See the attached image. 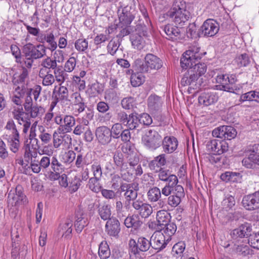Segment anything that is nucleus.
<instances>
[{
    "instance_id": "f257e3e1",
    "label": "nucleus",
    "mask_w": 259,
    "mask_h": 259,
    "mask_svg": "<svg viewBox=\"0 0 259 259\" xmlns=\"http://www.w3.org/2000/svg\"><path fill=\"white\" fill-rule=\"evenodd\" d=\"M169 16L174 19L176 24L180 26L167 24L164 26V31L166 38L172 41L182 40L185 37V29L182 26L189 18V12L186 10V3L183 0H176L169 12Z\"/></svg>"
},
{
    "instance_id": "f03ea898",
    "label": "nucleus",
    "mask_w": 259,
    "mask_h": 259,
    "mask_svg": "<svg viewBox=\"0 0 259 259\" xmlns=\"http://www.w3.org/2000/svg\"><path fill=\"white\" fill-rule=\"evenodd\" d=\"M163 66V61L157 56L148 53L144 57V61L136 59L133 64L135 71L142 73H151L160 69Z\"/></svg>"
},
{
    "instance_id": "7ed1b4c3",
    "label": "nucleus",
    "mask_w": 259,
    "mask_h": 259,
    "mask_svg": "<svg viewBox=\"0 0 259 259\" xmlns=\"http://www.w3.org/2000/svg\"><path fill=\"white\" fill-rule=\"evenodd\" d=\"M22 52L25 57V64L31 68L34 60L40 59L46 55V47L44 45L34 46L31 43L24 45Z\"/></svg>"
},
{
    "instance_id": "20e7f679",
    "label": "nucleus",
    "mask_w": 259,
    "mask_h": 259,
    "mask_svg": "<svg viewBox=\"0 0 259 259\" xmlns=\"http://www.w3.org/2000/svg\"><path fill=\"white\" fill-rule=\"evenodd\" d=\"M216 82L219 84L215 85L216 89L230 93H235L238 89L236 85L237 79L234 75L220 74L216 77Z\"/></svg>"
},
{
    "instance_id": "39448f33",
    "label": "nucleus",
    "mask_w": 259,
    "mask_h": 259,
    "mask_svg": "<svg viewBox=\"0 0 259 259\" xmlns=\"http://www.w3.org/2000/svg\"><path fill=\"white\" fill-rule=\"evenodd\" d=\"M8 202L13 206H18L27 202L22 186L18 185L15 188H12L10 190L8 193Z\"/></svg>"
},
{
    "instance_id": "423d86ee",
    "label": "nucleus",
    "mask_w": 259,
    "mask_h": 259,
    "mask_svg": "<svg viewBox=\"0 0 259 259\" xmlns=\"http://www.w3.org/2000/svg\"><path fill=\"white\" fill-rule=\"evenodd\" d=\"M199 48L191 47L183 55L181 59V67L183 69H187L188 67L193 65V62H198L202 57V55L199 53Z\"/></svg>"
},
{
    "instance_id": "0eeeda50",
    "label": "nucleus",
    "mask_w": 259,
    "mask_h": 259,
    "mask_svg": "<svg viewBox=\"0 0 259 259\" xmlns=\"http://www.w3.org/2000/svg\"><path fill=\"white\" fill-rule=\"evenodd\" d=\"M163 139L156 131L149 130L143 139L144 145L148 149L155 150L160 147Z\"/></svg>"
},
{
    "instance_id": "6e6552de",
    "label": "nucleus",
    "mask_w": 259,
    "mask_h": 259,
    "mask_svg": "<svg viewBox=\"0 0 259 259\" xmlns=\"http://www.w3.org/2000/svg\"><path fill=\"white\" fill-rule=\"evenodd\" d=\"M220 25L213 19H208L205 20L198 31V36L211 37L214 36L219 31Z\"/></svg>"
},
{
    "instance_id": "1a4fd4ad",
    "label": "nucleus",
    "mask_w": 259,
    "mask_h": 259,
    "mask_svg": "<svg viewBox=\"0 0 259 259\" xmlns=\"http://www.w3.org/2000/svg\"><path fill=\"white\" fill-rule=\"evenodd\" d=\"M128 245L131 252L134 254H139L140 251H147L152 247L151 239L149 240L142 237L138 238L137 242L134 239H131Z\"/></svg>"
},
{
    "instance_id": "9d476101",
    "label": "nucleus",
    "mask_w": 259,
    "mask_h": 259,
    "mask_svg": "<svg viewBox=\"0 0 259 259\" xmlns=\"http://www.w3.org/2000/svg\"><path fill=\"white\" fill-rule=\"evenodd\" d=\"M206 151L209 153L221 155L228 151L229 146L225 140H212L209 141L206 145Z\"/></svg>"
},
{
    "instance_id": "9b49d317",
    "label": "nucleus",
    "mask_w": 259,
    "mask_h": 259,
    "mask_svg": "<svg viewBox=\"0 0 259 259\" xmlns=\"http://www.w3.org/2000/svg\"><path fill=\"white\" fill-rule=\"evenodd\" d=\"M214 137L231 140L236 137L237 132L235 128L231 126L223 125L214 129L212 132Z\"/></svg>"
},
{
    "instance_id": "f8f14e48",
    "label": "nucleus",
    "mask_w": 259,
    "mask_h": 259,
    "mask_svg": "<svg viewBox=\"0 0 259 259\" xmlns=\"http://www.w3.org/2000/svg\"><path fill=\"white\" fill-rule=\"evenodd\" d=\"M148 200L151 203L157 202V207L159 208L167 207L166 199L162 198L160 189L154 186L150 188L147 193Z\"/></svg>"
},
{
    "instance_id": "ddd939ff",
    "label": "nucleus",
    "mask_w": 259,
    "mask_h": 259,
    "mask_svg": "<svg viewBox=\"0 0 259 259\" xmlns=\"http://www.w3.org/2000/svg\"><path fill=\"white\" fill-rule=\"evenodd\" d=\"M199 78L197 74L191 72L189 70L188 73H186L182 77L181 84L183 87L188 85L190 89L197 90L199 89L201 86V81L199 80Z\"/></svg>"
},
{
    "instance_id": "4468645a",
    "label": "nucleus",
    "mask_w": 259,
    "mask_h": 259,
    "mask_svg": "<svg viewBox=\"0 0 259 259\" xmlns=\"http://www.w3.org/2000/svg\"><path fill=\"white\" fill-rule=\"evenodd\" d=\"M132 205L142 218H148L153 212L151 204L145 203L140 199L133 201Z\"/></svg>"
},
{
    "instance_id": "2eb2a0df",
    "label": "nucleus",
    "mask_w": 259,
    "mask_h": 259,
    "mask_svg": "<svg viewBox=\"0 0 259 259\" xmlns=\"http://www.w3.org/2000/svg\"><path fill=\"white\" fill-rule=\"evenodd\" d=\"M68 90L66 87L60 85L58 87L56 85L53 91L52 98L54 100L51 103V107L53 108L59 101H68Z\"/></svg>"
},
{
    "instance_id": "dca6fc26",
    "label": "nucleus",
    "mask_w": 259,
    "mask_h": 259,
    "mask_svg": "<svg viewBox=\"0 0 259 259\" xmlns=\"http://www.w3.org/2000/svg\"><path fill=\"white\" fill-rule=\"evenodd\" d=\"M242 203L244 208L248 210L259 208V192L245 195L243 197Z\"/></svg>"
},
{
    "instance_id": "f3484780",
    "label": "nucleus",
    "mask_w": 259,
    "mask_h": 259,
    "mask_svg": "<svg viewBox=\"0 0 259 259\" xmlns=\"http://www.w3.org/2000/svg\"><path fill=\"white\" fill-rule=\"evenodd\" d=\"M152 248L160 251L164 249L169 240V238L165 240V237L160 231L155 232L150 238Z\"/></svg>"
},
{
    "instance_id": "a211bd4d",
    "label": "nucleus",
    "mask_w": 259,
    "mask_h": 259,
    "mask_svg": "<svg viewBox=\"0 0 259 259\" xmlns=\"http://www.w3.org/2000/svg\"><path fill=\"white\" fill-rule=\"evenodd\" d=\"M95 134L99 143L102 145H107L111 141L110 129L107 126H101L97 127Z\"/></svg>"
},
{
    "instance_id": "6ab92c4d",
    "label": "nucleus",
    "mask_w": 259,
    "mask_h": 259,
    "mask_svg": "<svg viewBox=\"0 0 259 259\" xmlns=\"http://www.w3.org/2000/svg\"><path fill=\"white\" fill-rule=\"evenodd\" d=\"M105 231L110 236L118 237L120 231V224L118 220L113 217L108 219L105 225Z\"/></svg>"
},
{
    "instance_id": "aec40b11",
    "label": "nucleus",
    "mask_w": 259,
    "mask_h": 259,
    "mask_svg": "<svg viewBox=\"0 0 259 259\" xmlns=\"http://www.w3.org/2000/svg\"><path fill=\"white\" fill-rule=\"evenodd\" d=\"M161 145L163 152L167 154H171L177 149L178 141L174 136H165L163 139Z\"/></svg>"
},
{
    "instance_id": "412c9836",
    "label": "nucleus",
    "mask_w": 259,
    "mask_h": 259,
    "mask_svg": "<svg viewBox=\"0 0 259 259\" xmlns=\"http://www.w3.org/2000/svg\"><path fill=\"white\" fill-rule=\"evenodd\" d=\"M252 231L250 224L245 223L240 226L238 228L234 229L231 233L232 238L236 239L238 238H242L248 237Z\"/></svg>"
},
{
    "instance_id": "4be33fe9",
    "label": "nucleus",
    "mask_w": 259,
    "mask_h": 259,
    "mask_svg": "<svg viewBox=\"0 0 259 259\" xmlns=\"http://www.w3.org/2000/svg\"><path fill=\"white\" fill-rule=\"evenodd\" d=\"M131 7H126L122 9V12L119 15V22L118 27L130 26L135 16L131 11Z\"/></svg>"
},
{
    "instance_id": "5701e85b",
    "label": "nucleus",
    "mask_w": 259,
    "mask_h": 259,
    "mask_svg": "<svg viewBox=\"0 0 259 259\" xmlns=\"http://www.w3.org/2000/svg\"><path fill=\"white\" fill-rule=\"evenodd\" d=\"M185 196L184 188L183 187H178L176 189V192L168 197L166 204L172 207H177L181 202V198Z\"/></svg>"
},
{
    "instance_id": "b1692460",
    "label": "nucleus",
    "mask_w": 259,
    "mask_h": 259,
    "mask_svg": "<svg viewBox=\"0 0 259 259\" xmlns=\"http://www.w3.org/2000/svg\"><path fill=\"white\" fill-rule=\"evenodd\" d=\"M75 119L71 115H65L63 117L62 125L59 126L58 132L59 134H65L70 132L72 127L75 125Z\"/></svg>"
},
{
    "instance_id": "393cba45",
    "label": "nucleus",
    "mask_w": 259,
    "mask_h": 259,
    "mask_svg": "<svg viewBox=\"0 0 259 259\" xmlns=\"http://www.w3.org/2000/svg\"><path fill=\"white\" fill-rule=\"evenodd\" d=\"M218 97L212 92H204L198 98V102L200 104L207 106L218 101Z\"/></svg>"
},
{
    "instance_id": "a878e982",
    "label": "nucleus",
    "mask_w": 259,
    "mask_h": 259,
    "mask_svg": "<svg viewBox=\"0 0 259 259\" xmlns=\"http://www.w3.org/2000/svg\"><path fill=\"white\" fill-rule=\"evenodd\" d=\"M157 171L158 179L161 181L165 182L166 183L178 181L177 177L175 175L171 174L169 170L160 168Z\"/></svg>"
},
{
    "instance_id": "bb28decb",
    "label": "nucleus",
    "mask_w": 259,
    "mask_h": 259,
    "mask_svg": "<svg viewBox=\"0 0 259 259\" xmlns=\"http://www.w3.org/2000/svg\"><path fill=\"white\" fill-rule=\"evenodd\" d=\"M94 205L98 208V212L101 218L105 221L111 218L110 207L108 204H103L100 205L99 202H95Z\"/></svg>"
},
{
    "instance_id": "cd10ccee",
    "label": "nucleus",
    "mask_w": 259,
    "mask_h": 259,
    "mask_svg": "<svg viewBox=\"0 0 259 259\" xmlns=\"http://www.w3.org/2000/svg\"><path fill=\"white\" fill-rule=\"evenodd\" d=\"M148 106L153 112L160 110L162 106V100L160 97L156 95H150L148 99Z\"/></svg>"
},
{
    "instance_id": "c85d7f7f",
    "label": "nucleus",
    "mask_w": 259,
    "mask_h": 259,
    "mask_svg": "<svg viewBox=\"0 0 259 259\" xmlns=\"http://www.w3.org/2000/svg\"><path fill=\"white\" fill-rule=\"evenodd\" d=\"M166 163L165 154H161L155 157L153 160L149 163V166L151 170L157 171L158 168H161Z\"/></svg>"
},
{
    "instance_id": "c756f323",
    "label": "nucleus",
    "mask_w": 259,
    "mask_h": 259,
    "mask_svg": "<svg viewBox=\"0 0 259 259\" xmlns=\"http://www.w3.org/2000/svg\"><path fill=\"white\" fill-rule=\"evenodd\" d=\"M143 224L138 215H132L127 216L124 220V225L127 228H133L135 230L138 229Z\"/></svg>"
},
{
    "instance_id": "7c9ffc66",
    "label": "nucleus",
    "mask_w": 259,
    "mask_h": 259,
    "mask_svg": "<svg viewBox=\"0 0 259 259\" xmlns=\"http://www.w3.org/2000/svg\"><path fill=\"white\" fill-rule=\"evenodd\" d=\"M178 181L166 183L165 185L160 190L161 196L169 197L176 192L177 188L183 187L181 185H178Z\"/></svg>"
},
{
    "instance_id": "2f4dec72",
    "label": "nucleus",
    "mask_w": 259,
    "mask_h": 259,
    "mask_svg": "<svg viewBox=\"0 0 259 259\" xmlns=\"http://www.w3.org/2000/svg\"><path fill=\"white\" fill-rule=\"evenodd\" d=\"M187 68H189L191 72L197 74L198 77H200L206 72L207 66L204 63H200L198 60V62H193V65L188 67Z\"/></svg>"
},
{
    "instance_id": "473e14b6",
    "label": "nucleus",
    "mask_w": 259,
    "mask_h": 259,
    "mask_svg": "<svg viewBox=\"0 0 259 259\" xmlns=\"http://www.w3.org/2000/svg\"><path fill=\"white\" fill-rule=\"evenodd\" d=\"M170 214L165 209L158 211L156 213V220L159 226L166 225L170 222Z\"/></svg>"
},
{
    "instance_id": "72a5a7b5",
    "label": "nucleus",
    "mask_w": 259,
    "mask_h": 259,
    "mask_svg": "<svg viewBox=\"0 0 259 259\" xmlns=\"http://www.w3.org/2000/svg\"><path fill=\"white\" fill-rule=\"evenodd\" d=\"M111 188L114 190H118L119 189V186L121 184L122 180L121 178L125 181L128 182L130 179L128 178H126L125 177V174H121V176L120 177L118 174H111Z\"/></svg>"
},
{
    "instance_id": "f704fd0d",
    "label": "nucleus",
    "mask_w": 259,
    "mask_h": 259,
    "mask_svg": "<svg viewBox=\"0 0 259 259\" xmlns=\"http://www.w3.org/2000/svg\"><path fill=\"white\" fill-rule=\"evenodd\" d=\"M140 124L138 113H132L128 115V121L125 125L130 130L137 129L139 127Z\"/></svg>"
},
{
    "instance_id": "c9c22d12",
    "label": "nucleus",
    "mask_w": 259,
    "mask_h": 259,
    "mask_svg": "<svg viewBox=\"0 0 259 259\" xmlns=\"http://www.w3.org/2000/svg\"><path fill=\"white\" fill-rule=\"evenodd\" d=\"M88 93L92 97L101 94L103 91L102 84L96 81L88 87Z\"/></svg>"
},
{
    "instance_id": "e433bc0d",
    "label": "nucleus",
    "mask_w": 259,
    "mask_h": 259,
    "mask_svg": "<svg viewBox=\"0 0 259 259\" xmlns=\"http://www.w3.org/2000/svg\"><path fill=\"white\" fill-rule=\"evenodd\" d=\"M98 254L101 259H107L110 256L111 252L106 242H102L100 243Z\"/></svg>"
},
{
    "instance_id": "4c0bfd02",
    "label": "nucleus",
    "mask_w": 259,
    "mask_h": 259,
    "mask_svg": "<svg viewBox=\"0 0 259 259\" xmlns=\"http://www.w3.org/2000/svg\"><path fill=\"white\" fill-rule=\"evenodd\" d=\"M88 224L87 219L83 217L82 214H79V217H78V214H77L76 220L74 223V226L77 232H81L84 227L87 226Z\"/></svg>"
},
{
    "instance_id": "58836bf2",
    "label": "nucleus",
    "mask_w": 259,
    "mask_h": 259,
    "mask_svg": "<svg viewBox=\"0 0 259 259\" xmlns=\"http://www.w3.org/2000/svg\"><path fill=\"white\" fill-rule=\"evenodd\" d=\"M5 128L10 132L11 133V137L20 136L16 125L12 119H9L7 121Z\"/></svg>"
},
{
    "instance_id": "ea45409f",
    "label": "nucleus",
    "mask_w": 259,
    "mask_h": 259,
    "mask_svg": "<svg viewBox=\"0 0 259 259\" xmlns=\"http://www.w3.org/2000/svg\"><path fill=\"white\" fill-rule=\"evenodd\" d=\"M27 112L31 118H41L45 112V109L40 106H33L29 111Z\"/></svg>"
},
{
    "instance_id": "a19ab883",
    "label": "nucleus",
    "mask_w": 259,
    "mask_h": 259,
    "mask_svg": "<svg viewBox=\"0 0 259 259\" xmlns=\"http://www.w3.org/2000/svg\"><path fill=\"white\" fill-rule=\"evenodd\" d=\"M91 170L93 172L94 177L101 178L103 175V172L101 164L100 161H93L91 165Z\"/></svg>"
},
{
    "instance_id": "79ce46f5",
    "label": "nucleus",
    "mask_w": 259,
    "mask_h": 259,
    "mask_svg": "<svg viewBox=\"0 0 259 259\" xmlns=\"http://www.w3.org/2000/svg\"><path fill=\"white\" fill-rule=\"evenodd\" d=\"M233 250L238 255L242 256H246L250 254V249L247 245L234 244Z\"/></svg>"
},
{
    "instance_id": "37998d69",
    "label": "nucleus",
    "mask_w": 259,
    "mask_h": 259,
    "mask_svg": "<svg viewBox=\"0 0 259 259\" xmlns=\"http://www.w3.org/2000/svg\"><path fill=\"white\" fill-rule=\"evenodd\" d=\"M145 81V77L141 74L133 73L131 76V83L133 87H137L142 84Z\"/></svg>"
},
{
    "instance_id": "c03bdc74",
    "label": "nucleus",
    "mask_w": 259,
    "mask_h": 259,
    "mask_svg": "<svg viewBox=\"0 0 259 259\" xmlns=\"http://www.w3.org/2000/svg\"><path fill=\"white\" fill-rule=\"evenodd\" d=\"M53 137L54 146L56 148H59L60 145L63 144V141H65L66 139L69 141L71 140V139L69 138L68 135H64L63 136H59L56 132L54 133Z\"/></svg>"
},
{
    "instance_id": "a18cd8bd",
    "label": "nucleus",
    "mask_w": 259,
    "mask_h": 259,
    "mask_svg": "<svg viewBox=\"0 0 259 259\" xmlns=\"http://www.w3.org/2000/svg\"><path fill=\"white\" fill-rule=\"evenodd\" d=\"M138 186L137 188L131 187L128 189L126 192L124 193V196L125 197L126 201L130 202L131 201H134L137 200L136 199L138 193L137 191L138 190Z\"/></svg>"
},
{
    "instance_id": "49530a36",
    "label": "nucleus",
    "mask_w": 259,
    "mask_h": 259,
    "mask_svg": "<svg viewBox=\"0 0 259 259\" xmlns=\"http://www.w3.org/2000/svg\"><path fill=\"white\" fill-rule=\"evenodd\" d=\"M256 156V154H250L248 157L244 158L242 161L243 165L247 168H254L257 165L254 160Z\"/></svg>"
},
{
    "instance_id": "de8ad7c7",
    "label": "nucleus",
    "mask_w": 259,
    "mask_h": 259,
    "mask_svg": "<svg viewBox=\"0 0 259 259\" xmlns=\"http://www.w3.org/2000/svg\"><path fill=\"white\" fill-rule=\"evenodd\" d=\"M20 136L11 137L9 141L10 150L14 153L18 151L20 146Z\"/></svg>"
},
{
    "instance_id": "09e8293b",
    "label": "nucleus",
    "mask_w": 259,
    "mask_h": 259,
    "mask_svg": "<svg viewBox=\"0 0 259 259\" xmlns=\"http://www.w3.org/2000/svg\"><path fill=\"white\" fill-rule=\"evenodd\" d=\"M72 223L69 220L60 227V232H62V236L65 238L70 235L72 232Z\"/></svg>"
},
{
    "instance_id": "8fccbe9b",
    "label": "nucleus",
    "mask_w": 259,
    "mask_h": 259,
    "mask_svg": "<svg viewBox=\"0 0 259 259\" xmlns=\"http://www.w3.org/2000/svg\"><path fill=\"white\" fill-rule=\"evenodd\" d=\"M123 131V126L121 123H117L114 124L110 129L111 137L114 139H118L121 136Z\"/></svg>"
},
{
    "instance_id": "3c124183",
    "label": "nucleus",
    "mask_w": 259,
    "mask_h": 259,
    "mask_svg": "<svg viewBox=\"0 0 259 259\" xmlns=\"http://www.w3.org/2000/svg\"><path fill=\"white\" fill-rule=\"evenodd\" d=\"M65 70H62L61 66L56 67L54 69L55 79L56 78L58 82L62 83L65 80L67 74L65 73Z\"/></svg>"
},
{
    "instance_id": "603ef678",
    "label": "nucleus",
    "mask_w": 259,
    "mask_h": 259,
    "mask_svg": "<svg viewBox=\"0 0 259 259\" xmlns=\"http://www.w3.org/2000/svg\"><path fill=\"white\" fill-rule=\"evenodd\" d=\"M51 166L53 170L58 174H61L64 170V166L55 157H52Z\"/></svg>"
},
{
    "instance_id": "864d4df0",
    "label": "nucleus",
    "mask_w": 259,
    "mask_h": 259,
    "mask_svg": "<svg viewBox=\"0 0 259 259\" xmlns=\"http://www.w3.org/2000/svg\"><path fill=\"white\" fill-rule=\"evenodd\" d=\"M88 47V41L84 38L78 39L75 42V48L79 52H85Z\"/></svg>"
},
{
    "instance_id": "5fc2aeb1",
    "label": "nucleus",
    "mask_w": 259,
    "mask_h": 259,
    "mask_svg": "<svg viewBox=\"0 0 259 259\" xmlns=\"http://www.w3.org/2000/svg\"><path fill=\"white\" fill-rule=\"evenodd\" d=\"M164 233L168 236L169 239L170 237L175 234L177 230V226L174 223L169 222L166 225H164Z\"/></svg>"
},
{
    "instance_id": "6e6d98bb",
    "label": "nucleus",
    "mask_w": 259,
    "mask_h": 259,
    "mask_svg": "<svg viewBox=\"0 0 259 259\" xmlns=\"http://www.w3.org/2000/svg\"><path fill=\"white\" fill-rule=\"evenodd\" d=\"M236 62L238 66L239 67H242L248 65L250 63V60L248 55L246 53H244L239 55L236 58Z\"/></svg>"
},
{
    "instance_id": "4d7b16f0",
    "label": "nucleus",
    "mask_w": 259,
    "mask_h": 259,
    "mask_svg": "<svg viewBox=\"0 0 259 259\" xmlns=\"http://www.w3.org/2000/svg\"><path fill=\"white\" fill-rule=\"evenodd\" d=\"M132 45L135 48L141 50L144 46V40L141 35L132 36L131 37Z\"/></svg>"
},
{
    "instance_id": "13d9d810",
    "label": "nucleus",
    "mask_w": 259,
    "mask_h": 259,
    "mask_svg": "<svg viewBox=\"0 0 259 259\" xmlns=\"http://www.w3.org/2000/svg\"><path fill=\"white\" fill-rule=\"evenodd\" d=\"M49 44L48 49L52 52L55 51L57 47V44L55 40V36L53 33H50L47 35L46 41Z\"/></svg>"
},
{
    "instance_id": "bf43d9fd",
    "label": "nucleus",
    "mask_w": 259,
    "mask_h": 259,
    "mask_svg": "<svg viewBox=\"0 0 259 259\" xmlns=\"http://www.w3.org/2000/svg\"><path fill=\"white\" fill-rule=\"evenodd\" d=\"M197 27L195 23L189 24L185 30V35L188 38H193L198 36V33H196Z\"/></svg>"
},
{
    "instance_id": "052dcab7",
    "label": "nucleus",
    "mask_w": 259,
    "mask_h": 259,
    "mask_svg": "<svg viewBox=\"0 0 259 259\" xmlns=\"http://www.w3.org/2000/svg\"><path fill=\"white\" fill-rule=\"evenodd\" d=\"M76 64V59L71 57L66 61L64 65V70L68 72H72L75 68Z\"/></svg>"
},
{
    "instance_id": "680f3d73",
    "label": "nucleus",
    "mask_w": 259,
    "mask_h": 259,
    "mask_svg": "<svg viewBox=\"0 0 259 259\" xmlns=\"http://www.w3.org/2000/svg\"><path fill=\"white\" fill-rule=\"evenodd\" d=\"M17 121V122L19 124L22 125V122H23V133L24 134H26L29 128H30L31 125V122L29 118H24L23 116H20V118L19 119H16Z\"/></svg>"
},
{
    "instance_id": "e2e57ef3",
    "label": "nucleus",
    "mask_w": 259,
    "mask_h": 259,
    "mask_svg": "<svg viewBox=\"0 0 259 259\" xmlns=\"http://www.w3.org/2000/svg\"><path fill=\"white\" fill-rule=\"evenodd\" d=\"M119 46L120 44L118 40H111L107 46L108 53L111 55H114L118 50Z\"/></svg>"
},
{
    "instance_id": "0e129e2a",
    "label": "nucleus",
    "mask_w": 259,
    "mask_h": 259,
    "mask_svg": "<svg viewBox=\"0 0 259 259\" xmlns=\"http://www.w3.org/2000/svg\"><path fill=\"white\" fill-rule=\"evenodd\" d=\"M138 117L140 124L148 126L152 123L151 117L146 113L138 114Z\"/></svg>"
},
{
    "instance_id": "69168bd1",
    "label": "nucleus",
    "mask_w": 259,
    "mask_h": 259,
    "mask_svg": "<svg viewBox=\"0 0 259 259\" xmlns=\"http://www.w3.org/2000/svg\"><path fill=\"white\" fill-rule=\"evenodd\" d=\"M123 155L120 152H116L113 156V161L115 165L120 168L123 167L124 164Z\"/></svg>"
},
{
    "instance_id": "338daca9",
    "label": "nucleus",
    "mask_w": 259,
    "mask_h": 259,
    "mask_svg": "<svg viewBox=\"0 0 259 259\" xmlns=\"http://www.w3.org/2000/svg\"><path fill=\"white\" fill-rule=\"evenodd\" d=\"M248 241L252 247L259 249V233H255L253 235L250 234Z\"/></svg>"
},
{
    "instance_id": "774afa93",
    "label": "nucleus",
    "mask_w": 259,
    "mask_h": 259,
    "mask_svg": "<svg viewBox=\"0 0 259 259\" xmlns=\"http://www.w3.org/2000/svg\"><path fill=\"white\" fill-rule=\"evenodd\" d=\"M135 102L134 98L128 97L123 98L121 102L122 107L125 109H130L133 108Z\"/></svg>"
}]
</instances>
